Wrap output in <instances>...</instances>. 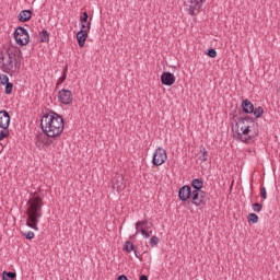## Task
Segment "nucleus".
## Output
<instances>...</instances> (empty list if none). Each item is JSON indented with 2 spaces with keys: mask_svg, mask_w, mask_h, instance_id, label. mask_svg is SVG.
<instances>
[{
  "mask_svg": "<svg viewBox=\"0 0 280 280\" xmlns=\"http://www.w3.org/2000/svg\"><path fill=\"white\" fill-rule=\"evenodd\" d=\"M8 137H10V129H2L0 131V141H3V139H8Z\"/></svg>",
  "mask_w": 280,
  "mask_h": 280,
  "instance_id": "obj_27",
  "label": "nucleus"
},
{
  "mask_svg": "<svg viewBox=\"0 0 280 280\" xmlns=\"http://www.w3.org/2000/svg\"><path fill=\"white\" fill-rule=\"evenodd\" d=\"M40 128L45 136L56 139L65 132V118L54 110H47L40 119Z\"/></svg>",
  "mask_w": 280,
  "mask_h": 280,
  "instance_id": "obj_1",
  "label": "nucleus"
},
{
  "mask_svg": "<svg viewBox=\"0 0 280 280\" xmlns=\"http://www.w3.org/2000/svg\"><path fill=\"white\" fill-rule=\"evenodd\" d=\"M2 280H16V272L14 271H3Z\"/></svg>",
  "mask_w": 280,
  "mask_h": 280,
  "instance_id": "obj_19",
  "label": "nucleus"
},
{
  "mask_svg": "<svg viewBox=\"0 0 280 280\" xmlns=\"http://www.w3.org/2000/svg\"><path fill=\"white\" fill-rule=\"evenodd\" d=\"M139 226H141L142 229H148V221H138L136 223V235L139 234Z\"/></svg>",
  "mask_w": 280,
  "mask_h": 280,
  "instance_id": "obj_25",
  "label": "nucleus"
},
{
  "mask_svg": "<svg viewBox=\"0 0 280 280\" xmlns=\"http://www.w3.org/2000/svg\"><path fill=\"white\" fill-rule=\"evenodd\" d=\"M0 60H2V62L5 60V52L0 51Z\"/></svg>",
  "mask_w": 280,
  "mask_h": 280,
  "instance_id": "obj_38",
  "label": "nucleus"
},
{
  "mask_svg": "<svg viewBox=\"0 0 280 280\" xmlns=\"http://www.w3.org/2000/svg\"><path fill=\"white\" fill-rule=\"evenodd\" d=\"M260 197L262 200H266L268 198V192L266 191V187H260Z\"/></svg>",
  "mask_w": 280,
  "mask_h": 280,
  "instance_id": "obj_34",
  "label": "nucleus"
},
{
  "mask_svg": "<svg viewBox=\"0 0 280 280\" xmlns=\"http://www.w3.org/2000/svg\"><path fill=\"white\" fill-rule=\"evenodd\" d=\"M4 86H5V89H4L5 95H12L14 84L12 82H9V83H5Z\"/></svg>",
  "mask_w": 280,
  "mask_h": 280,
  "instance_id": "obj_26",
  "label": "nucleus"
},
{
  "mask_svg": "<svg viewBox=\"0 0 280 280\" xmlns=\"http://www.w3.org/2000/svg\"><path fill=\"white\" fill-rule=\"evenodd\" d=\"M165 161H167V151H165V149L160 147L153 153L152 165H154L155 167H159L163 165Z\"/></svg>",
  "mask_w": 280,
  "mask_h": 280,
  "instance_id": "obj_8",
  "label": "nucleus"
},
{
  "mask_svg": "<svg viewBox=\"0 0 280 280\" xmlns=\"http://www.w3.org/2000/svg\"><path fill=\"white\" fill-rule=\"evenodd\" d=\"M247 220L249 224H257V222H259V217L256 213L252 212L248 214Z\"/></svg>",
  "mask_w": 280,
  "mask_h": 280,
  "instance_id": "obj_24",
  "label": "nucleus"
},
{
  "mask_svg": "<svg viewBox=\"0 0 280 280\" xmlns=\"http://www.w3.org/2000/svg\"><path fill=\"white\" fill-rule=\"evenodd\" d=\"M199 161H202V163H207V161H209V153L207 152L205 145L199 148Z\"/></svg>",
  "mask_w": 280,
  "mask_h": 280,
  "instance_id": "obj_18",
  "label": "nucleus"
},
{
  "mask_svg": "<svg viewBox=\"0 0 280 280\" xmlns=\"http://www.w3.org/2000/svg\"><path fill=\"white\" fill-rule=\"evenodd\" d=\"M139 280H148V276L147 275H141Z\"/></svg>",
  "mask_w": 280,
  "mask_h": 280,
  "instance_id": "obj_40",
  "label": "nucleus"
},
{
  "mask_svg": "<svg viewBox=\"0 0 280 280\" xmlns=\"http://www.w3.org/2000/svg\"><path fill=\"white\" fill-rule=\"evenodd\" d=\"M22 234H23L24 237H26L27 240H34V237H35L34 232H32V231L22 232Z\"/></svg>",
  "mask_w": 280,
  "mask_h": 280,
  "instance_id": "obj_33",
  "label": "nucleus"
},
{
  "mask_svg": "<svg viewBox=\"0 0 280 280\" xmlns=\"http://www.w3.org/2000/svg\"><path fill=\"white\" fill-rule=\"evenodd\" d=\"M58 100L61 104L69 106V104L73 103V93L71 92V90L62 89L58 92Z\"/></svg>",
  "mask_w": 280,
  "mask_h": 280,
  "instance_id": "obj_10",
  "label": "nucleus"
},
{
  "mask_svg": "<svg viewBox=\"0 0 280 280\" xmlns=\"http://www.w3.org/2000/svg\"><path fill=\"white\" fill-rule=\"evenodd\" d=\"M249 124H255V118L245 116L235 120V126L232 127L234 139H237L243 143H248L250 139H255V135H253Z\"/></svg>",
  "mask_w": 280,
  "mask_h": 280,
  "instance_id": "obj_3",
  "label": "nucleus"
},
{
  "mask_svg": "<svg viewBox=\"0 0 280 280\" xmlns=\"http://www.w3.org/2000/svg\"><path fill=\"white\" fill-rule=\"evenodd\" d=\"M60 84H62V83H60V81H57L56 88L58 89V86H60Z\"/></svg>",
  "mask_w": 280,
  "mask_h": 280,
  "instance_id": "obj_41",
  "label": "nucleus"
},
{
  "mask_svg": "<svg viewBox=\"0 0 280 280\" xmlns=\"http://www.w3.org/2000/svg\"><path fill=\"white\" fill-rule=\"evenodd\" d=\"M190 187H192V191H205L202 187H205V180L202 178H195L190 183Z\"/></svg>",
  "mask_w": 280,
  "mask_h": 280,
  "instance_id": "obj_16",
  "label": "nucleus"
},
{
  "mask_svg": "<svg viewBox=\"0 0 280 280\" xmlns=\"http://www.w3.org/2000/svg\"><path fill=\"white\" fill-rule=\"evenodd\" d=\"M42 143H43V145L49 147L54 143V140H51V137H47V138L42 139Z\"/></svg>",
  "mask_w": 280,
  "mask_h": 280,
  "instance_id": "obj_32",
  "label": "nucleus"
},
{
  "mask_svg": "<svg viewBox=\"0 0 280 280\" xmlns=\"http://www.w3.org/2000/svg\"><path fill=\"white\" fill-rule=\"evenodd\" d=\"M39 42L40 43H48L49 42V32H47V30H43L42 32H39Z\"/></svg>",
  "mask_w": 280,
  "mask_h": 280,
  "instance_id": "obj_20",
  "label": "nucleus"
},
{
  "mask_svg": "<svg viewBox=\"0 0 280 280\" xmlns=\"http://www.w3.org/2000/svg\"><path fill=\"white\" fill-rule=\"evenodd\" d=\"M140 233H141V235H143V237H145V240H148L150 237V234L152 233V231L148 232V231H145V229H141Z\"/></svg>",
  "mask_w": 280,
  "mask_h": 280,
  "instance_id": "obj_36",
  "label": "nucleus"
},
{
  "mask_svg": "<svg viewBox=\"0 0 280 280\" xmlns=\"http://www.w3.org/2000/svg\"><path fill=\"white\" fill-rule=\"evenodd\" d=\"M159 242H160L159 237L156 235H154L150 238L149 244H150V246H152V248H154V246L159 245Z\"/></svg>",
  "mask_w": 280,
  "mask_h": 280,
  "instance_id": "obj_29",
  "label": "nucleus"
},
{
  "mask_svg": "<svg viewBox=\"0 0 280 280\" xmlns=\"http://www.w3.org/2000/svg\"><path fill=\"white\" fill-rule=\"evenodd\" d=\"M133 253H135L137 259H139V257H141V254L139 253V250L137 249V247L133 249Z\"/></svg>",
  "mask_w": 280,
  "mask_h": 280,
  "instance_id": "obj_37",
  "label": "nucleus"
},
{
  "mask_svg": "<svg viewBox=\"0 0 280 280\" xmlns=\"http://www.w3.org/2000/svg\"><path fill=\"white\" fill-rule=\"evenodd\" d=\"M207 0H187L184 2L186 11L190 16H198Z\"/></svg>",
  "mask_w": 280,
  "mask_h": 280,
  "instance_id": "obj_5",
  "label": "nucleus"
},
{
  "mask_svg": "<svg viewBox=\"0 0 280 280\" xmlns=\"http://www.w3.org/2000/svg\"><path fill=\"white\" fill-rule=\"evenodd\" d=\"M161 82L164 86H172L176 82V77L172 72H163L161 75Z\"/></svg>",
  "mask_w": 280,
  "mask_h": 280,
  "instance_id": "obj_13",
  "label": "nucleus"
},
{
  "mask_svg": "<svg viewBox=\"0 0 280 280\" xmlns=\"http://www.w3.org/2000/svg\"><path fill=\"white\" fill-rule=\"evenodd\" d=\"M113 187L114 189H117L118 194L120 191H124L126 189V183L124 182V176L117 175L113 179Z\"/></svg>",
  "mask_w": 280,
  "mask_h": 280,
  "instance_id": "obj_15",
  "label": "nucleus"
},
{
  "mask_svg": "<svg viewBox=\"0 0 280 280\" xmlns=\"http://www.w3.org/2000/svg\"><path fill=\"white\" fill-rule=\"evenodd\" d=\"M7 60L2 62V68L4 73H16V71H21V60H19V54L21 50L9 48L5 51Z\"/></svg>",
  "mask_w": 280,
  "mask_h": 280,
  "instance_id": "obj_4",
  "label": "nucleus"
},
{
  "mask_svg": "<svg viewBox=\"0 0 280 280\" xmlns=\"http://www.w3.org/2000/svg\"><path fill=\"white\" fill-rule=\"evenodd\" d=\"M32 19V10H22L19 14L20 23H27Z\"/></svg>",
  "mask_w": 280,
  "mask_h": 280,
  "instance_id": "obj_17",
  "label": "nucleus"
},
{
  "mask_svg": "<svg viewBox=\"0 0 280 280\" xmlns=\"http://www.w3.org/2000/svg\"><path fill=\"white\" fill-rule=\"evenodd\" d=\"M13 37L15 38L16 45H20V47H25L30 43V33L27 32V28L23 26H19L14 33Z\"/></svg>",
  "mask_w": 280,
  "mask_h": 280,
  "instance_id": "obj_6",
  "label": "nucleus"
},
{
  "mask_svg": "<svg viewBox=\"0 0 280 280\" xmlns=\"http://www.w3.org/2000/svg\"><path fill=\"white\" fill-rule=\"evenodd\" d=\"M11 119L12 117L10 116V113H8V110H0V128L2 130H8V128H10Z\"/></svg>",
  "mask_w": 280,
  "mask_h": 280,
  "instance_id": "obj_12",
  "label": "nucleus"
},
{
  "mask_svg": "<svg viewBox=\"0 0 280 280\" xmlns=\"http://www.w3.org/2000/svg\"><path fill=\"white\" fill-rule=\"evenodd\" d=\"M89 32H91V22H88L86 27L81 28L77 33V40H78L79 47H84L86 43V38H89Z\"/></svg>",
  "mask_w": 280,
  "mask_h": 280,
  "instance_id": "obj_9",
  "label": "nucleus"
},
{
  "mask_svg": "<svg viewBox=\"0 0 280 280\" xmlns=\"http://www.w3.org/2000/svg\"><path fill=\"white\" fill-rule=\"evenodd\" d=\"M252 209L256 213H260L261 209H264V205H261L259 202H255V203L252 205Z\"/></svg>",
  "mask_w": 280,
  "mask_h": 280,
  "instance_id": "obj_28",
  "label": "nucleus"
},
{
  "mask_svg": "<svg viewBox=\"0 0 280 280\" xmlns=\"http://www.w3.org/2000/svg\"><path fill=\"white\" fill-rule=\"evenodd\" d=\"M190 200L195 207H206L209 197L207 196V191H192Z\"/></svg>",
  "mask_w": 280,
  "mask_h": 280,
  "instance_id": "obj_7",
  "label": "nucleus"
},
{
  "mask_svg": "<svg viewBox=\"0 0 280 280\" xmlns=\"http://www.w3.org/2000/svg\"><path fill=\"white\" fill-rule=\"evenodd\" d=\"M137 248V246H135V244L130 241H126L125 245L122 247V250H125L126 253H130L131 250H135Z\"/></svg>",
  "mask_w": 280,
  "mask_h": 280,
  "instance_id": "obj_22",
  "label": "nucleus"
},
{
  "mask_svg": "<svg viewBox=\"0 0 280 280\" xmlns=\"http://www.w3.org/2000/svg\"><path fill=\"white\" fill-rule=\"evenodd\" d=\"M86 21H89V13L88 12H83L82 16L80 19V23H81V30H86Z\"/></svg>",
  "mask_w": 280,
  "mask_h": 280,
  "instance_id": "obj_23",
  "label": "nucleus"
},
{
  "mask_svg": "<svg viewBox=\"0 0 280 280\" xmlns=\"http://www.w3.org/2000/svg\"><path fill=\"white\" fill-rule=\"evenodd\" d=\"M89 23H91V20L90 21L88 20L86 22H84V25H88Z\"/></svg>",
  "mask_w": 280,
  "mask_h": 280,
  "instance_id": "obj_42",
  "label": "nucleus"
},
{
  "mask_svg": "<svg viewBox=\"0 0 280 280\" xmlns=\"http://www.w3.org/2000/svg\"><path fill=\"white\" fill-rule=\"evenodd\" d=\"M194 190H191V186L189 185H184L182 188L178 190V198L182 202H187V200L191 199V194Z\"/></svg>",
  "mask_w": 280,
  "mask_h": 280,
  "instance_id": "obj_11",
  "label": "nucleus"
},
{
  "mask_svg": "<svg viewBox=\"0 0 280 280\" xmlns=\"http://www.w3.org/2000/svg\"><path fill=\"white\" fill-rule=\"evenodd\" d=\"M27 205L26 226L34 231H38V222L40 221V218H43V198H40V196L33 197L27 201Z\"/></svg>",
  "mask_w": 280,
  "mask_h": 280,
  "instance_id": "obj_2",
  "label": "nucleus"
},
{
  "mask_svg": "<svg viewBox=\"0 0 280 280\" xmlns=\"http://www.w3.org/2000/svg\"><path fill=\"white\" fill-rule=\"evenodd\" d=\"M10 83V78H8L7 74H1L0 75V84H2L3 86H5V84Z\"/></svg>",
  "mask_w": 280,
  "mask_h": 280,
  "instance_id": "obj_30",
  "label": "nucleus"
},
{
  "mask_svg": "<svg viewBox=\"0 0 280 280\" xmlns=\"http://www.w3.org/2000/svg\"><path fill=\"white\" fill-rule=\"evenodd\" d=\"M67 80V67L63 69V74L59 78V84H62Z\"/></svg>",
  "mask_w": 280,
  "mask_h": 280,
  "instance_id": "obj_35",
  "label": "nucleus"
},
{
  "mask_svg": "<svg viewBox=\"0 0 280 280\" xmlns=\"http://www.w3.org/2000/svg\"><path fill=\"white\" fill-rule=\"evenodd\" d=\"M35 145H36L37 148H40V145H43V140H37V141L35 142Z\"/></svg>",
  "mask_w": 280,
  "mask_h": 280,
  "instance_id": "obj_39",
  "label": "nucleus"
},
{
  "mask_svg": "<svg viewBox=\"0 0 280 280\" xmlns=\"http://www.w3.org/2000/svg\"><path fill=\"white\" fill-rule=\"evenodd\" d=\"M241 108L245 115H253L255 113V105L248 98L242 101Z\"/></svg>",
  "mask_w": 280,
  "mask_h": 280,
  "instance_id": "obj_14",
  "label": "nucleus"
},
{
  "mask_svg": "<svg viewBox=\"0 0 280 280\" xmlns=\"http://www.w3.org/2000/svg\"><path fill=\"white\" fill-rule=\"evenodd\" d=\"M252 114L255 116V119H260V117H264V107H254V112H252Z\"/></svg>",
  "mask_w": 280,
  "mask_h": 280,
  "instance_id": "obj_21",
  "label": "nucleus"
},
{
  "mask_svg": "<svg viewBox=\"0 0 280 280\" xmlns=\"http://www.w3.org/2000/svg\"><path fill=\"white\" fill-rule=\"evenodd\" d=\"M207 56H209V58H217L218 51L215 50V48H209L207 51Z\"/></svg>",
  "mask_w": 280,
  "mask_h": 280,
  "instance_id": "obj_31",
  "label": "nucleus"
}]
</instances>
